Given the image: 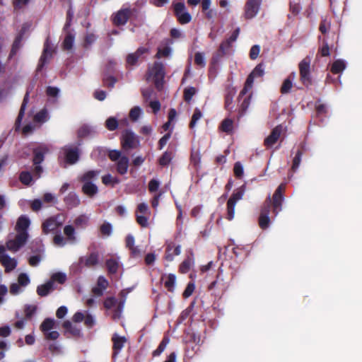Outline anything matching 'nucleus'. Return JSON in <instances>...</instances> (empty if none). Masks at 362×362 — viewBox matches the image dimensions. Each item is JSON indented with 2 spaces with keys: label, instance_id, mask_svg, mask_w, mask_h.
I'll list each match as a JSON object with an SVG mask.
<instances>
[{
  "label": "nucleus",
  "instance_id": "1",
  "mask_svg": "<svg viewBox=\"0 0 362 362\" xmlns=\"http://www.w3.org/2000/svg\"><path fill=\"white\" fill-rule=\"evenodd\" d=\"M30 224V219L24 215H21L17 220L15 230L16 235L13 240H8L6 243V247L12 252L18 251L27 242L28 238V228Z\"/></svg>",
  "mask_w": 362,
  "mask_h": 362
},
{
  "label": "nucleus",
  "instance_id": "2",
  "mask_svg": "<svg viewBox=\"0 0 362 362\" xmlns=\"http://www.w3.org/2000/svg\"><path fill=\"white\" fill-rule=\"evenodd\" d=\"M100 173L98 170H88L78 177V181L83 184L81 192L89 198L94 197L98 193V187L93 182L98 179Z\"/></svg>",
  "mask_w": 362,
  "mask_h": 362
},
{
  "label": "nucleus",
  "instance_id": "3",
  "mask_svg": "<svg viewBox=\"0 0 362 362\" xmlns=\"http://www.w3.org/2000/svg\"><path fill=\"white\" fill-rule=\"evenodd\" d=\"M164 77V66L163 64L159 62H154L152 67L148 69L146 74V80H152L158 90H161L163 87Z\"/></svg>",
  "mask_w": 362,
  "mask_h": 362
},
{
  "label": "nucleus",
  "instance_id": "4",
  "mask_svg": "<svg viewBox=\"0 0 362 362\" xmlns=\"http://www.w3.org/2000/svg\"><path fill=\"white\" fill-rule=\"evenodd\" d=\"M65 238L61 234V231L53 237V243L58 247H64L67 243L74 244L76 241L75 228L73 226L67 225L64 228Z\"/></svg>",
  "mask_w": 362,
  "mask_h": 362
},
{
  "label": "nucleus",
  "instance_id": "5",
  "mask_svg": "<svg viewBox=\"0 0 362 362\" xmlns=\"http://www.w3.org/2000/svg\"><path fill=\"white\" fill-rule=\"evenodd\" d=\"M310 64L311 59L308 56L303 59L298 64L300 81L307 88L313 84Z\"/></svg>",
  "mask_w": 362,
  "mask_h": 362
},
{
  "label": "nucleus",
  "instance_id": "6",
  "mask_svg": "<svg viewBox=\"0 0 362 362\" xmlns=\"http://www.w3.org/2000/svg\"><path fill=\"white\" fill-rule=\"evenodd\" d=\"M286 189V184L281 183L275 190L272 199H271V208H273L272 212L276 216L282 209V203L284 199V193Z\"/></svg>",
  "mask_w": 362,
  "mask_h": 362
},
{
  "label": "nucleus",
  "instance_id": "7",
  "mask_svg": "<svg viewBox=\"0 0 362 362\" xmlns=\"http://www.w3.org/2000/svg\"><path fill=\"white\" fill-rule=\"evenodd\" d=\"M174 15L177 18V21L185 25L189 23L192 20L190 13L186 11V7L184 3L177 2L173 5Z\"/></svg>",
  "mask_w": 362,
  "mask_h": 362
},
{
  "label": "nucleus",
  "instance_id": "8",
  "mask_svg": "<svg viewBox=\"0 0 362 362\" xmlns=\"http://www.w3.org/2000/svg\"><path fill=\"white\" fill-rule=\"evenodd\" d=\"M271 212V198L269 197L264 202L258 219L259 227L264 230L269 227L270 223L269 214Z\"/></svg>",
  "mask_w": 362,
  "mask_h": 362
},
{
  "label": "nucleus",
  "instance_id": "9",
  "mask_svg": "<svg viewBox=\"0 0 362 362\" xmlns=\"http://www.w3.org/2000/svg\"><path fill=\"white\" fill-rule=\"evenodd\" d=\"M262 0H247L244 6L243 17L245 20L255 18L258 13Z\"/></svg>",
  "mask_w": 362,
  "mask_h": 362
},
{
  "label": "nucleus",
  "instance_id": "10",
  "mask_svg": "<svg viewBox=\"0 0 362 362\" xmlns=\"http://www.w3.org/2000/svg\"><path fill=\"white\" fill-rule=\"evenodd\" d=\"M62 226V222L57 220V216L50 217L46 219L42 224V230L44 234L49 233H58L60 227Z\"/></svg>",
  "mask_w": 362,
  "mask_h": 362
},
{
  "label": "nucleus",
  "instance_id": "11",
  "mask_svg": "<svg viewBox=\"0 0 362 362\" xmlns=\"http://www.w3.org/2000/svg\"><path fill=\"white\" fill-rule=\"evenodd\" d=\"M139 144V140L136 139L135 134L129 129H126L122 134L121 145L122 148L132 149L134 148Z\"/></svg>",
  "mask_w": 362,
  "mask_h": 362
},
{
  "label": "nucleus",
  "instance_id": "12",
  "mask_svg": "<svg viewBox=\"0 0 362 362\" xmlns=\"http://www.w3.org/2000/svg\"><path fill=\"white\" fill-rule=\"evenodd\" d=\"M132 15V11L130 8H122L115 13L112 18L113 24L117 26L124 25L127 23Z\"/></svg>",
  "mask_w": 362,
  "mask_h": 362
},
{
  "label": "nucleus",
  "instance_id": "13",
  "mask_svg": "<svg viewBox=\"0 0 362 362\" xmlns=\"http://www.w3.org/2000/svg\"><path fill=\"white\" fill-rule=\"evenodd\" d=\"M64 160L67 164H75L79 159V149L78 147L66 146L62 148Z\"/></svg>",
  "mask_w": 362,
  "mask_h": 362
},
{
  "label": "nucleus",
  "instance_id": "14",
  "mask_svg": "<svg viewBox=\"0 0 362 362\" xmlns=\"http://www.w3.org/2000/svg\"><path fill=\"white\" fill-rule=\"evenodd\" d=\"M133 288H129L122 290L119 296L120 297L119 301L117 303L116 309L114 310L112 318L114 320L119 319L121 317L122 312L123 310L124 303L126 302L127 296L129 293L132 291Z\"/></svg>",
  "mask_w": 362,
  "mask_h": 362
},
{
  "label": "nucleus",
  "instance_id": "15",
  "mask_svg": "<svg viewBox=\"0 0 362 362\" xmlns=\"http://www.w3.org/2000/svg\"><path fill=\"white\" fill-rule=\"evenodd\" d=\"M282 129L283 127L281 124L275 127L271 132L270 134L267 138H265L264 141V145L267 148H270L274 146L279 140L282 132Z\"/></svg>",
  "mask_w": 362,
  "mask_h": 362
},
{
  "label": "nucleus",
  "instance_id": "16",
  "mask_svg": "<svg viewBox=\"0 0 362 362\" xmlns=\"http://www.w3.org/2000/svg\"><path fill=\"white\" fill-rule=\"evenodd\" d=\"M49 151L48 148L45 145H40L33 148V164H41L45 160V156Z\"/></svg>",
  "mask_w": 362,
  "mask_h": 362
},
{
  "label": "nucleus",
  "instance_id": "17",
  "mask_svg": "<svg viewBox=\"0 0 362 362\" xmlns=\"http://www.w3.org/2000/svg\"><path fill=\"white\" fill-rule=\"evenodd\" d=\"M112 357L115 358L122 349L124 347L127 341L125 337H119L117 334H114L112 337Z\"/></svg>",
  "mask_w": 362,
  "mask_h": 362
},
{
  "label": "nucleus",
  "instance_id": "18",
  "mask_svg": "<svg viewBox=\"0 0 362 362\" xmlns=\"http://www.w3.org/2000/svg\"><path fill=\"white\" fill-rule=\"evenodd\" d=\"M52 57V49L49 45V39L47 38L44 45L42 54L40 58L37 70L41 71L44 66L47 63L48 59Z\"/></svg>",
  "mask_w": 362,
  "mask_h": 362
},
{
  "label": "nucleus",
  "instance_id": "19",
  "mask_svg": "<svg viewBox=\"0 0 362 362\" xmlns=\"http://www.w3.org/2000/svg\"><path fill=\"white\" fill-rule=\"evenodd\" d=\"M0 262L4 267L6 273L11 272L17 266L16 259L6 254L0 255Z\"/></svg>",
  "mask_w": 362,
  "mask_h": 362
},
{
  "label": "nucleus",
  "instance_id": "20",
  "mask_svg": "<svg viewBox=\"0 0 362 362\" xmlns=\"http://www.w3.org/2000/svg\"><path fill=\"white\" fill-rule=\"evenodd\" d=\"M181 252L180 245L175 246L174 243H169L165 249V259L171 262L174 259L175 255H179Z\"/></svg>",
  "mask_w": 362,
  "mask_h": 362
},
{
  "label": "nucleus",
  "instance_id": "21",
  "mask_svg": "<svg viewBox=\"0 0 362 362\" xmlns=\"http://www.w3.org/2000/svg\"><path fill=\"white\" fill-rule=\"evenodd\" d=\"M129 159L127 156H123L116 163V170L119 175H124L127 173Z\"/></svg>",
  "mask_w": 362,
  "mask_h": 362
},
{
  "label": "nucleus",
  "instance_id": "22",
  "mask_svg": "<svg viewBox=\"0 0 362 362\" xmlns=\"http://www.w3.org/2000/svg\"><path fill=\"white\" fill-rule=\"evenodd\" d=\"M146 52L147 49L139 47L134 53L129 54L126 59L127 64L132 66L135 65L139 58Z\"/></svg>",
  "mask_w": 362,
  "mask_h": 362
},
{
  "label": "nucleus",
  "instance_id": "23",
  "mask_svg": "<svg viewBox=\"0 0 362 362\" xmlns=\"http://www.w3.org/2000/svg\"><path fill=\"white\" fill-rule=\"evenodd\" d=\"M99 260V255L98 252H91L89 255L81 257V262H84V265L87 267H94L98 264Z\"/></svg>",
  "mask_w": 362,
  "mask_h": 362
},
{
  "label": "nucleus",
  "instance_id": "24",
  "mask_svg": "<svg viewBox=\"0 0 362 362\" xmlns=\"http://www.w3.org/2000/svg\"><path fill=\"white\" fill-rule=\"evenodd\" d=\"M64 201L65 204L69 209L76 207L81 203L78 196L75 192H70L64 197Z\"/></svg>",
  "mask_w": 362,
  "mask_h": 362
},
{
  "label": "nucleus",
  "instance_id": "25",
  "mask_svg": "<svg viewBox=\"0 0 362 362\" xmlns=\"http://www.w3.org/2000/svg\"><path fill=\"white\" fill-rule=\"evenodd\" d=\"M62 327L65 329L66 333H69L74 337H79L81 336V329L73 325L69 320L64 321Z\"/></svg>",
  "mask_w": 362,
  "mask_h": 362
},
{
  "label": "nucleus",
  "instance_id": "26",
  "mask_svg": "<svg viewBox=\"0 0 362 362\" xmlns=\"http://www.w3.org/2000/svg\"><path fill=\"white\" fill-rule=\"evenodd\" d=\"M236 93V89L233 86H228L226 89L225 94V108L227 110L230 109V105L233 103V97Z\"/></svg>",
  "mask_w": 362,
  "mask_h": 362
},
{
  "label": "nucleus",
  "instance_id": "27",
  "mask_svg": "<svg viewBox=\"0 0 362 362\" xmlns=\"http://www.w3.org/2000/svg\"><path fill=\"white\" fill-rule=\"evenodd\" d=\"M54 290L52 281H48L44 284L40 285L37 288V293L42 297L46 296L49 293Z\"/></svg>",
  "mask_w": 362,
  "mask_h": 362
},
{
  "label": "nucleus",
  "instance_id": "28",
  "mask_svg": "<svg viewBox=\"0 0 362 362\" xmlns=\"http://www.w3.org/2000/svg\"><path fill=\"white\" fill-rule=\"evenodd\" d=\"M105 266L109 274H115L119 269V262L115 258H110L105 261Z\"/></svg>",
  "mask_w": 362,
  "mask_h": 362
},
{
  "label": "nucleus",
  "instance_id": "29",
  "mask_svg": "<svg viewBox=\"0 0 362 362\" xmlns=\"http://www.w3.org/2000/svg\"><path fill=\"white\" fill-rule=\"evenodd\" d=\"M28 97H29V93L27 92L24 96L23 103L21 104V108H20V110L18 112V115L16 120V127H18L21 125V121L24 117L25 107H26L27 103L28 102Z\"/></svg>",
  "mask_w": 362,
  "mask_h": 362
},
{
  "label": "nucleus",
  "instance_id": "30",
  "mask_svg": "<svg viewBox=\"0 0 362 362\" xmlns=\"http://www.w3.org/2000/svg\"><path fill=\"white\" fill-rule=\"evenodd\" d=\"M66 32V34L62 42V48L64 50H70L73 47L75 35L69 31Z\"/></svg>",
  "mask_w": 362,
  "mask_h": 362
},
{
  "label": "nucleus",
  "instance_id": "31",
  "mask_svg": "<svg viewBox=\"0 0 362 362\" xmlns=\"http://www.w3.org/2000/svg\"><path fill=\"white\" fill-rule=\"evenodd\" d=\"M219 129L223 132L230 134L233 132V121L230 118L224 119L219 127Z\"/></svg>",
  "mask_w": 362,
  "mask_h": 362
},
{
  "label": "nucleus",
  "instance_id": "32",
  "mask_svg": "<svg viewBox=\"0 0 362 362\" xmlns=\"http://www.w3.org/2000/svg\"><path fill=\"white\" fill-rule=\"evenodd\" d=\"M164 278H165V281L164 282V286H165V288L168 291L173 292L174 291L175 284V280H176L175 275L173 274H169L167 276H163L162 280H163Z\"/></svg>",
  "mask_w": 362,
  "mask_h": 362
},
{
  "label": "nucleus",
  "instance_id": "33",
  "mask_svg": "<svg viewBox=\"0 0 362 362\" xmlns=\"http://www.w3.org/2000/svg\"><path fill=\"white\" fill-rule=\"evenodd\" d=\"M346 68L344 62L341 59H337L334 61L331 66L330 71L334 74H340Z\"/></svg>",
  "mask_w": 362,
  "mask_h": 362
},
{
  "label": "nucleus",
  "instance_id": "34",
  "mask_svg": "<svg viewBox=\"0 0 362 362\" xmlns=\"http://www.w3.org/2000/svg\"><path fill=\"white\" fill-rule=\"evenodd\" d=\"M246 190V185L245 184L240 186L239 188L237 189L235 192L233 193L231 197L229 198L228 200H232L234 203H237L238 201L240 200Z\"/></svg>",
  "mask_w": 362,
  "mask_h": 362
},
{
  "label": "nucleus",
  "instance_id": "35",
  "mask_svg": "<svg viewBox=\"0 0 362 362\" xmlns=\"http://www.w3.org/2000/svg\"><path fill=\"white\" fill-rule=\"evenodd\" d=\"M169 341V338L168 337H164L157 349L153 351L152 356L153 357L159 356L164 351Z\"/></svg>",
  "mask_w": 362,
  "mask_h": 362
},
{
  "label": "nucleus",
  "instance_id": "36",
  "mask_svg": "<svg viewBox=\"0 0 362 362\" xmlns=\"http://www.w3.org/2000/svg\"><path fill=\"white\" fill-rule=\"evenodd\" d=\"M21 41H22V35H18L15 38V40L13 41V43L12 45V47H11V52H10V54H9V56H8L9 59H11L12 57H13L16 54L17 52L18 51V49L21 47Z\"/></svg>",
  "mask_w": 362,
  "mask_h": 362
},
{
  "label": "nucleus",
  "instance_id": "37",
  "mask_svg": "<svg viewBox=\"0 0 362 362\" xmlns=\"http://www.w3.org/2000/svg\"><path fill=\"white\" fill-rule=\"evenodd\" d=\"M202 117V113L201 110L198 107H196L189 122V127L192 129H194L197 124V121L199 120Z\"/></svg>",
  "mask_w": 362,
  "mask_h": 362
},
{
  "label": "nucleus",
  "instance_id": "38",
  "mask_svg": "<svg viewBox=\"0 0 362 362\" xmlns=\"http://www.w3.org/2000/svg\"><path fill=\"white\" fill-rule=\"evenodd\" d=\"M173 158V153L169 151H165L158 160V163L161 166L168 165Z\"/></svg>",
  "mask_w": 362,
  "mask_h": 362
},
{
  "label": "nucleus",
  "instance_id": "39",
  "mask_svg": "<svg viewBox=\"0 0 362 362\" xmlns=\"http://www.w3.org/2000/svg\"><path fill=\"white\" fill-rule=\"evenodd\" d=\"M97 36L92 33H87L84 37L83 47L85 49L89 48V47L95 42Z\"/></svg>",
  "mask_w": 362,
  "mask_h": 362
},
{
  "label": "nucleus",
  "instance_id": "40",
  "mask_svg": "<svg viewBox=\"0 0 362 362\" xmlns=\"http://www.w3.org/2000/svg\"><path fill=\"white\" fill-rule=\"evenodd\" d=\"M252 98V94H250L247 97L244 98L243 102L240 104V108H239V115L240 116H243L247 112L250 105V100Z\"/></svg>",
  "mask_w": 362,
  "mask_h": 362
},
{
  "label": "nucleus",
  "instance_id": "41",
  "mask_svg": "<svg viewBox=\"0 0 362 362\" xmlns=\"http://www.w3.org/2000/svg\"><path fill=\"white\" fill-rule=\"evenodd\" d=\"M196 93L197 90L194 87H187L185 88L183 92V98L185 101L189 103Z\"/></svg>",
  "mask_w": 362,
  "mask_h": 362
},
{
  "label": "nucleus",
  "instance_id": "42",
  "mask_svg": "<svg viewBox=\"0 0 362 362\" xmlns=\"http://www.w3.org/2000/svg\"><path fill=\"white\" fill-rule=\"evenodd\" d=\"M303 156V149H298L293 159V164L291 166V170L295 172L298 168L300 163L301 162V158Z\"/></svg>",
  "mask_w": 362,
  "mask_h": 362
},
{
  "label": "nucleus",
  "instance_id": "43",
  "mask_svg": "<svg viewBox=\"0 0 362 362\" xmlns=\"http://www.w3.org/2000/svg\"><path fill=\"white\" fill-rule=\"evenodd\" d=\"M235 204L232 200H228L227 202V214L226 218L228 221H231L234 218Z\"/></svg>",
  "mask_w": 362,
  "mask_h": 362
},
{
  "label": "nucleus",
  "instance_id": "44",
  "mask_svg": "<svg viewBox=\"0 0 362 362\" xmlns=\"http://www.w3.org/2000/svg\"><path fill=\"white\" fill-rule=\"evenodd\" d=\"M19 180L21 181V183H23L25 185H30L33 180L31 173L28 171L21 172L19 175Z\"/></svg>",
  "mask_w": 362,
  "mask_h": 362
},
{
  "label": "nucleus",
  "instance_id": "45",
  "mask_svg": "<svg viewBox=\"0 0 362 362\" xmlns=\"http://www.w3.org/2000/svg\"><path fill=\"white\" fill-rule=\"evenodd\" d=\"M54 322L50 318L45 319L40 325V329L42 332L46 333L53 328Z\"/></svg>",
  "mask_w": 362,
  "mask_h": 362
},
{
  "label": "nucleus",
  "instance_id": "46",
  "mask_svg": "<svg viewBox=\"0 0 362 362\" xmlns=\"http://www.w3.org/2000/svg\"><path fill=\"white\" fill-rule=\"evenodd\" d=\"M88 218L85 215H80L74 221L75 226L78 228H86L88 224Z\"/></svg>",
  "mask_w": 362,
  "mask_h": 362
},
{
  "label": "nucleus",
  "instance_id": "47",
  "mask_svg": "<svg viewBox=\"0 0 362 362\" xmlns=\"http://www.w3.org/2000/svg\"><path fill=\"white\" fill-rule=\"evenodd\" d=\"M293 87V83L291 81V78H286L280 88L281 94L288 93Z\"/></svg>",
  "mask_w": 362,
  "mask_h": 362
},
{
  "label": "nucleus",
  "instance_id": "48",
  "mask_svg": "<svg viewBox=\"0 0 362 362\" xmlns=\"http://www.w3.org/2000/svg\"><path fill=\"white\" fill-rule=\"evenodd\" d=\"M192 261L189 258L185 259L180 265L179 271L180 273L186 274L187 273L192 266Z\"/></svg>",
  "mask_w": 362,
  "mask_h": 362
},
{
  "label": "nucleus",
  "instance_id": "49",
  "mask_svg": "<svg viewBox=\"0 0 362 362\" xmlns=\"http://www.w3.org/2000/svg\"><path fill=\"white\" fill-rule=\"evenodd\" d=\"M66 280V276L64 273L62 272H57L52 274L51 279L49 281H52L54 284V281L58 282L59 284H63Z\"/></svg>",
  "mask_w": 362,
  "mask_h": 362
},
{
  "label": "nucleus",
  "instance_id": "50",
  "mask_svg": "<svg viewBox=\"0 0 362 362\" xmlns=\"http://www.w3.org/2000/svg\"><path fill=\"white\" fill-rule=\"evenodd\" d=\"M117 81V78L112 76H107L103 78V86L109 88H112Z\"/></svg>",
  "mask_w": 362,
  "mask_h": 362
},
{
  "label": "nucleus",
  "instance_id": "51",
  "mask_svg": "<svg viewBox=\"0 0 362 362\" xmlns=\"http://www.w3.org/2000/svg\"><path fill=\"white\" fill-rule=\"evenodd\" d=\"M105 127L110 131H114L118 127V122L115 117H109L105 122Z\"/></svg>",
  "mask_w": 362,
  "mask_h": 362
},
{
  "label": "nucleus",
  "instance_id": "52",
  "mask_svg": "<svg viewBox=\"0 0 362 362\" xmlns=\"http://www.w3.org/2000/svg\"><path fill=\"white\" fill-rule=\"evenodd\" d=\"M250 74L255 78L263 76L264 74V64L262 63L257 64Z\"/></svg>",
  "mask_w": 362,
  "mask_h": 362
},
{
  "label": "nucleus",
  "instance_id": "53",
  "mask_svg": "<svg viewBox=\"0 0 362 362\" xmlns=\"http://www.w3.org/2000/svg\"><path fill=\"white\" fill-rule=\"evenodd\" d=\"M141 113V110L139 107L136 106L134 107L129 112V118L131 120L135 122L136 121L139 117H140V115Z\"/></svg>",
  "mask_w": 362,
  "mask_h": 362
},
{
  "label": "nucleus",
  "instance_id": "54",
  "mask_svg": "<svg viewBox=\"0 0 362 362\" xmlns=\"http://www.w3.org/2000/svg\"><path fill=\"white\" fill-rule=\"evenodd\" d=\"M234 175L237 178H241L243 175L244 170L242 164L240 162H236L233 167Z\"/></svg>",
  "mask_w": 362,
  "mask_h": 362
},
{
  "label": "nucleus",
  "instance_id": "55",
  "mask_svg": "<svg viewBox=\"0 0 362 362\" xmlns=\"http://www.w3.org/2000/svg\"><path fill=\"white\" fill-rule=\"evenodd\" d=\"M195 289V285L193 282H189L182 293L184 298H189L194 292Z\"/></svg>",
  "mask_w": 362,
  "mask_h": 362
},
{
  "label": "nucleus",
  "instance_id": "56",
  "mask_svg": "<svg viewBox=\"0 0 362 362\" xmlns=\"http://www.w3.org/2000/svg\"><path fill=\"white\" fill-rule=\"evenodd\" d=\"M92 132L91 129L86 125L82 126L78 131V136L79 138H84L89 136Z\"/></svg>",
  "mask_w": 362,
  "mask_h": 362
},
{
  "label": "nucleus",
  "instance_id": "57",
  "mask_svg": "<svg viewBox=\"0 0 362 362\" xmlns=\"http://www.w3.org/2000/svg\"><path fill=\"white\" fill-rule=\"evenodd\" d=\"M117 303V300L115 297H107L103 302V305L107 310H110Z\"/></svg>",
  "mask_w": 362,
  "mask_h": 362
},
{
  "label": "nucleus",
  "instance_id": "58",
  "mask_svg": "<svg viewBox=\"0 0 362 362\" xmlns=\"http://www.w3.org/2000/svg\"><path fill=\"white\" fill-rule=\"evenodd\" d=\"M194 63L197 66L201 67H204L206 65V62L204 57V54L201 52H197L194 54Z\"/></svg>",
  "mask_w": 362,
  "mask_h": 362
},
{
  "label": "nucleus",
  "instance_id": "59",
  "mask_svg": "<svg viewBox=\"0 0 362 362\" xmlns=\"http://www.w3.org/2000/svg\"><path fill=\"white\" fill-rule=\"evenodd\" d=\"M108 158L112 161H117L119 160L123 156H122V153L118 150H110L108 152Z\"/></svg>",
  "mask_w": 362,
  "mask_h": 362
},
{
  "label": "nucleus",
  "instance_id": "60",
  "mask_svg": "<svg viewBox=\"0 0 362 362\" xmlns=\"http://www.w3.org/2000/svg\"><path fill=\"white\" fill-rule=\"evenodd\" d=\"M136 222L139 225H140L143 228H146L148 226V217L144 215H140L136 214Z\"/></svg>",
  "mask_w": 362,
  "mask_h": 362
},
{
  "label": "nucleus",
  "instance_id": "61",
  "mask_svg": "<svg viewBox=\"0 0 362 362\" xmlns=\"http://www.w3.org/2000/svg\"><path fill=\"white\" fill-rule=\"evenodd\" d=\"M171 137V133L168 132L166 133L163 137L160 139L158 143V148L159 150H161L163 148V147L167 144L168 140Z\"/></svg>",
  "mask_w": 362,
  "mask_h": 362
},
{
  "label": "nucleus",
  "instance_id": "62",
  "mask_svg": "<svg viewBox=\"0 0 362 362\" xmlns=\"http://www.w3.org/2000/svg\"><path fill=\"white\" fill-rule=\"evenodd\" d=\"M100 233L103 235H110L112 233V228L110 223H104L100 228Z\"/></svg>",
  "mask_w": 362,
  "mask_h": 362
},
{
  "label": "nucleus",
  "instance_id": "63",
  "mask_svg": "<svg viewBox=\"0 0 362 362\" xmlns=\"http://www.w3.org/2000/svg\"><path fill=\"white\" fill-rule=\"evenodd\" d=\"M102 182L104 185H107L110 184L118 183L119 180L117 178L113 177L110 174H107L102 177Z\"/></svg>",
  "mask_w": 362,
  "mask_h": 362
},
{
  "label": "nucleus",
  "instance_id": "64",
  "mask_svg": "<svg viewBox=\"0 0 362 362\" xmlns=\"http://www.w3.org/2000/svg\"><path fill=\"white\" fill-rule=\"evenodd\" d=\"M30 283L28 276L25 273H21L18 277V284L22 286H26Z\"/></svg>",
  "mask_w": 362,
  "mask_h": 362
}]
</instances>
